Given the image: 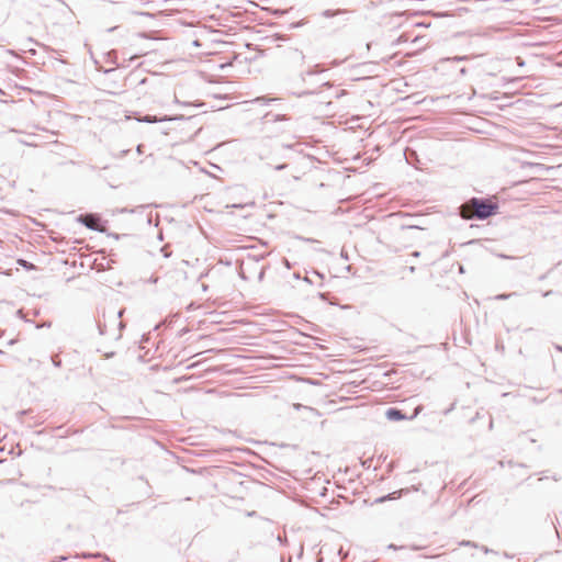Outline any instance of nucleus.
Masks as SVG:
<instances>
[{
    "label": "nucleus",
    "instance_id": "nucleus-1",
    "mask_svg": "<svg viewBox=\"0 0 562 562\" xmlns=\"http://www.w3.org/2000/svg\"><path fill=\"white\" fill-rule=\"evenodd\" d=\"M498 203L490 199L473 196L459 206V214L464 220L484 221L495 215Z\"/></svg>",
    "mask_w": 562,
    "mask_h": 562
},
{
    "label": "nucleus",
    "instance_id": "nucleus-2",
    "mask_svg": "<svg viewBox=\"0 0 562 562\" xmlns=\"http://www.w3.org/2000/svg\"><path fill=\"white\" fill-rule=\"evenodd\" d=\"M78 222L92 231H97V232L104 231V225L102 223V220L97 214H92V213L81 214L78 217Z\"/></svg>",
    "mask_w": 562,
    "mask_h": 562
},
{
    "label": "nucleus",
    "instance_id": "nucleus-3",
    "mask_svg": "<svg viewBox=\"0 0 562 562\" xmlns=\"http://www.w3.org/2000/svg\"><path fill=\"white\" fill-rule=\"evenodd\" d=\"M183 119H184L183 115L156 116V115H149V114L136 117V120L142 123H158V122H167V121H178V120H183Z\"/></svg>",
    "mask_w": 562,
    "mask_h": 562
},
{
    "label": "nucleus",
    "instance_id": "nucleus-4",
    "mask_svg": "<svg viewBox=\"0 0 562 562\" xmlns=\"http://www.w3.org/2000/svg\"><path fill=\"white\" fill-rule=\"evenodd\" d=\"M124 313V310H120L117 312H112V325H116L117 327V334L114 335V339L121 338V330L124 328L125 324L120 319Z\"/></svg>",
    "mask_w": 562,
    "mask_h": 562
},
{
    "label": "nucleus",
    "instance_id": "nucleus-5",
    "mask_svg": "<svg viewBox=\"0 0 562 562\" xmlns=\"http://www.w3.org/2000/svg\"><path fill=\"white\" fill-rule=\"evenodd\" d=\"M385 417L392 422L404 420L407 418L406 415L403 413V411H401L396 407L387 408L385 412Z\"/></svg>",
    "mask_w": 562,
    "mask_h": 562
},
{
    "label": "nucleus",
    "instance_id": "nucleus-6",
    "mask_svg": "<svg viewBox=\"0 0 562 562\" xmlns=\"http://www.w3.org/2000/svg\"><path fill=\"white\" fill-rule=\"evenodd\" d=\"M408 492V488H402L400 491H395V492H392L387 495H384V496H381L379 498L375 499V503H384L386 501H392V499H397L400 498L403 494H406Z\"/></svg>",
    "mask_w": 562,
    "mask_h": 562
},
{
    "label": "nucleus",
    "instance_id": "nucleus-7",
    "mask_svg": "<svg viewBox=\"0 0 562 562\" xmlns=\"http://www.w3.org/2000/svg\"><path fill=\"white\" fill-rule=\"evenodd\" d=\"M346 14H348V10H346V9H337V10L327 9L322 12V15L326 19L333 18L336 15H346Z\"/></svg>",
    "mask_w": 562,
    "mask_h": 562
},
{
    "label": "nucleus",
    "instance_id": "nucleus-8",
    "mask_svg": "<svg viewBox=\"0 0 562 562\" xmlns=\"http://www.w3.org/2000/svg\"><path fill=\"white\" fill-rule=\"evenodd\" d=\"M516 295H518V293H517V292H512V293H501V294L495 295V296H494V300H496V301H505V300H508V299H510V297H513V296H516Z\"/></svg>",
    "mask_w": 562,
    "mask_h": 562
},
{
    "label": "nucleus",
    "instance_id": "nucleus-9",
    "mask_svg": "<svg viewBox=\"0 0 562 562\" xmlns=\"http://www.w3.org/2000/svg\"><path fill=\"white\" fill-rule=\"evenodd\" d=\"M98 329H99L100 335H105V334H108V325H106V322L104 321V323H102V322L99 319V321H98Z\"/></svg>",
    "mask_w": 562,
    "mask_h": 562
},
{
    "label": "nucleus",
    "instance_id": "nucleus-10",
    "mask_svg": "<svg viewBox=\"0 0 562 562\" xmlns=\"http://www.w3.org/2000/svg\"><path fill=\"white\" fill-rule=\"evenodd\" d=\"M293 58L294 59H299L300 61L303 63L305 57H304V55H303V53L301 50L294 49L293 50Z\"/></svg>",
    "mask_w": 562,
    "mask_h": 562
},
{
    "label": "nucleus",
    "instance_id": "nucleus-11",
    "mask_svg": "<svg viewBox=\"0 0 562 562\" xmlns=\"http://www.w3.org/2000/svg\"><path fill=\"white\" fill-rule=\"evenodd\" d=\"M321 71H323V70L318 69V65H316L315 69H311V70L306 71L305 74H302V79L303 80L305 79V75L311 76V75H314V74H317V72H321Z\"/></svg>",
    "mask_w": 562,
    "mask_h": 562
},
{
    "label": "nucleus",
    "instance_id": "nucleus-12",
    "mask_svg": "<svg viewBox=\"0 0 562 562\" xmlns=\"http://www.w3.org/2000/svg\"><path fill=\"white\" fill-rule=\"evenodd\" d=\"M268 166L272 167L274 170H278V171L283 170V169H285L288 167L286 164H278V165H274V166H272L271 164H268Z\"/></svg>",
    "mask_w": 562,
    "mask_h": 562
},
{
    "label": "nucleus",
    "instance_id": "nucleus-13",
    "mask_svg": "<svg viewBox=\"0 0 562 562\" xmlns=\"http://www.w3.org/2000/svg\"><path fill=\"white\" fill-rule=\"evenodd\" d=\"M52 361H53L55 367H60L61 366V360L58 358V356L52 357Z\"/></svg>",
    "mask_w": 562,
    "mask_h": 562
},
{
    "label": "nucleus",
    "instance_id": "nucleus-14",
    "mask_svg": "<svg viewBox=\"0 0 562 562\" xmlns=\"http://www.w3.org/2000/svg\"><path fill=\"white\" fill-rule=\"evenodd\" d=\"M284 13H286V11H285V10H281V9H276V10H273V14H274L276 16L283 15Z\"/></svg>",
    "mask_w": 562,
    "mask_h": 562
},
{
    "label": "nucleus",
    "instance_id": "nucleus-15",
    "mask_svg": "<svg viewBox=\"0 0 562 562\" xmlns=\"http://www.w3.org/2000/svg\"><path fill=\"white\" fill-rule=\"evenodd\" d=\"M346 93H347V92H346V90H340V91H338V92L336 93V95H335V97H336L337 99H339V98H341L342 95H345Z\"/></svg>",
    "mask_w": 562,
    "mask_h": 562
},
{
    "label": "nucleus",
    "instance_id": "nucleus-16",
    "mask_svg": "<svg viewBox=\"0 0 562 562\" xmlns=\"http://www.w3.org/2000/svg\"><path fill=\"white\" fill-rule=\"evenodd\" d=\"M303 24H304V22L292 23L291 24V29H295V27L302 26Z\"/></svg>",
    "mask_w": 562,
    "mask_h": 562
},
{
    "label": "nucleus",
    "instance_id": "nucleus-17",
    "mask_svg": "<svg viewBox=\"0 0 562 562\" xmlns=\"http://www.w3.org/2000/svg\"><path fill=\"white\" fill-rule=\"evenodd\" d=\"M175 102H176V103H179V104H182V105H188V104H189V103H186V102H183V103H182V102H180V101L177 99V97L175 98Z\"/></svg>",
    "mask_w": 562,
    "mask_h": 562
},
{
    "label": "nucleus",
    "instance_id": "nucleus-18",
    "mask_svg": "<svg viewBox=\"0 0 562 562\" xmlns=\"http://www.w3.org/2000/svg\"><path fill=\"white\" fill-rule=\"evenodd\" d=\"M137 153H138V154H142V153H143V145H138V146H137Z\"/></svg>",
    "mask_w": 562,
    "mask_h": 562
},
{
    "label": "nucleus",
    "instance_id": "nucleus-19",
    "mask_svg": "<svg viewBox=\"0 0 562 562\" xmlns=\"http://www.w3.org/2000/svg\"><path fill=\"white\" fill-rule=\"evenodd\" d=\"M482 550L484 551V553L491 552V550L487 547H482Z\"/></svg>",
    "mask_w": 562,
    "mask_h": 562
},
{
    "label": "nucleus",
    "instance_id": "nucleus-20",
    "mask_svg": "<svg viewBox=\"0 0 562 562\" xmlns=\"http://www.w3.org/2000/svg\"><path fill=\"white\" fill-rule=\"evenodd\" d=\"M323 86H324V87H328V88H329V87H331L333 85H331L329 81H327V82H324V83H323Z\"/></svg>",
    "mask_w": 562,
    "mask_h": 562
},
{
    "label": "nucleus",
    "instance_id": "nucleus-21",
    "mask_svg": "<svg viewBox=\"0 0 562 562\" xmlns=\"http://www.w3.org/2000/svg\"><path fill=\"white\" fill-rule=\"evenodd\" d=\"M419 255H420V252H419V251H414V252H413V256H414V257H419Z\"/></svg>",
    "mask_w": 562,
    "mask_h": 562
},
{
    "label": "nucleus",
    "instance_id": "nucleus-22",
    "mask_svg": "<svg viewBox=\"0 0 562 562\" xmlns=\"http://www.w3.org/2000/svg\"><path fill=\"white\" fill-rule=\"evenodd\" d=\"M552 293V291H547L543 293V296H549Z\"/></svg>",
    "mask_w": 562,
    "mask_h": 562
},
{
    "label": "nucleus",
    "instance_id": "nucleus-23",
    "mask_svg": "<svg viewBox=\"0 0 562 562\" xmlns=\"http://www.w3.org/2000/svg\"><path fill=\"white\" fill-rule=\"evenodd\" d=\"M555 349L562 352V346L555 345Z\"/></svg>",
    "mask_w": 562,
    "mask_h": 562
},
{
    "label": "nucleus",
    "instance_id": "nucleus-24",
    "mask_svg": "<svg viewBox=\"0 0 562 562\" xmlns=\"http://www.w3.org/2000/svg\"><path fill=\"white\" fill-rule=\"evenodd\" d=\"M113 356H114V352H110V353H106V355H105V357H106V358H111V357H113Z\"/></svg>",
    "mask_w": 562,
    "mask_h": 562
},
{
    "label": "nucleus",
    "instance_id": "nucleus-25",
    "mask_svg": "<svg viewBox=\"0 0 562 562\" xmlns=\"http://www.w3.org/2000/svg\"><path fill=\"white\" fill-rule=\"evenodd\" d=\"M464 544L467 546H475L474 543H472L471 541H465Z\"/></svg>",
    "mask_w": 562,
    "mask_h": 562
},
{
    "label": "nucleus",
    "instance_id": "nucleus-26",
    "mask_svg": "<svg viewBox=\"0 0 562 562\" xmlns=\"http://www.w3.org/2000/svg\"><path fill=\"white\" fill-rule=\"evenodd\" d=\"M409 271H411L412 273H413V272H415V267H413V266H412V267H409Z\"/></svg>",
    "mask_w": 562,
    "mask_h": 562
},
{
    "label": "nucleus",
    "instance_id": "nucleus-27",
    "mask_svg": "<svg viewBox=\"0 0 562 562\" xmlns=\"http://www.w3.org/2000/svg\"><path fill=\"white\" fill-rule=\"evenodd\" d=\"M20 263H21L22 266H25V265H26V261H25V260H20Z\"/></svg>",
    "mask_w": 562,
    "mask_h": 562
},
{
    "label": "nucleus",
    "instance_id": "nucleus-28",
    "mask_svg": "<svg viewBox=\"0 0 562 562\" xmlns=\"http://www.w3.org/2000/svg\"><path fill=\"white\" fill-rule=\"evenodd\" d=\"M278 540H279L280 542H283V539H282L280 536L278 537Z\"/></svg>",
    "mask_w": 562,
    "mask_h": 562
},
{
    "label": "nucleus",
    "instance_id": "nucleus-29",
    "mask_svg": "<svg viewBox=\"0 0 562 562\" xmlns=\"http://www.w3.org/2000/svg\"><path fill=\"white\" fill-rule=\"evenodd\" d=\"M0 94H4V92L0 89Z\"/></svg>",
    "mask_w": 562,
    "mask_h": 562
}]
</instances>
